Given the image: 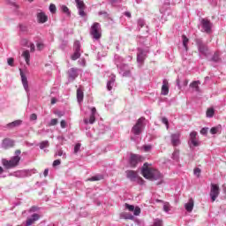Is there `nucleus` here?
Instances as JSON below:
<instances>
[{
  "instance_id": "obj_1",
  "label": "nucleus",
  "mask_w": 226,
  "mask_h": 226,
  "mask_svg": "<svg viewBox=\"0 0 226 226\" xmlns=\"http://www.w3.org/2000/svg\"><path fill=\"white\" fill-rule=\"evenodd\" d=\"M141 174L146 177V179H150L151 181H162L163 177L162 172H160L158 169H154L152 163H148V162H145V163H143Z\"/></svg>"
},
{
  "instance_id": "obj_2",
  "label": "nucleus",
  "mask_w": 226,
  "mask_h": 226,
  "mask_svg": "<svg viewBox=\"0 0 226 226\" xmlns=\"http://www.w3.org/2000/svg\"><path fill=\"white\" fill-rule=\"evenodd\" d=\"M20 160V156H11L10 160L3 158L2 164L5 169H13L14 167H17L19 164Z\"/></svg>"
},
{
  "instance_id": "obj_3",
  "label": "nucleus",
  "mask_w": 226,
  "mask_h": 226,
  "mask_svg": "<svg viewBox=\"0 0 226 226\" xmlns=\"http://www.w3.org/2000/svg\"><path fill=\"white\" fill-rule=\"evenodd\" d=\"M90 35L95 41H99L102 37V30L100 23H93L90 28Z\"/></svg>"
},
{
  "instance_id": "obj_4",
  "label": "nucleus",
  "mask_w": 226,
  "mask_h": 226,
  "mask_svg": "<svg viewBox=\"0 0 226 226\" xmlns=\"http://www.w3.org/2000/svg\"><path fill=\"white\" fill-rule=\"evenodd\" d=\"M212 202H215L220 195V186L216 183H211L210 193Z\"/></svg>"
},
{
  "instance_id": "obj_5",
  "label": "nucleus",
  "mask_w": 226,
  "mask_h": 226,
  "mask_svg": "<svg viewBox=\"0 0 226 226\" xmlns=\"http://www.w3.org/2000/svg\"><path fill=\"white\" fill-rule=\"evenodd\" d=\"M145 117H139L134 126H132V133L134 135H139L144 128Z\"/></svg>"
},
{
  "instance_id": "obj_6",
  "label": "nucleus",
  "mask_w": 226,
  "mask_h": 226,
  "mask_svg": "<svg viewBox=\"0 0 226 226\" xmlns=\"http://www.w3.org/2000/svg\"><path fill=\"white\" fill-rule=\"evenodd\" d=\"M145 158L141 154L132 153L130 158V165L131 167H137L139 162H143Z\"/></svg>"
},
{
  "instance_id": "obj_7",
  "label": "nucleus",
  "mask_w": 226,
  "mask_h": 226,
  "mask_svg": "<svg viewBox=\"0 0 226 226\" xmlns=\"http://www.w3.org/2000/svg\"><path fill=\"white\" fill-rule=\"evenodd\" d=\"M77 9L79 10V15L81 18H85L87 16V12H85L87 5L83 0H75Z\"/></svg>"
},
{
  "instance_id": "obj_8",
  "label": "nucleus",
  "mask_w": 226,
  "mask_h": 226,
  "mask_svg": "<svg viewBox=\"0 0 226 226\" xmlns=\"http://www.w3.org/2000/svg\"><path fill=\"white\" fill-rule=\"evenodd\" d=\"M202 29L206 34H211L213 25L209 19H201Z\"/></svg>"
},
{
  "instance_id": "obj_9",
  "label": "nucleus",
  "mask_w": 226,
  "mask_h": 226,
  "mask_svg": "<svg viewBox=\"0 0 226 226\" xmlns=\"http://www.w3.org/2000/svg\"><path fill=\"white\" fill-rule=\"evenodd\" d=\"M170 137L172 146H179V144H181V132H176L175 133H171Z\"/></svg>"
},
{
  "instance_id": "obj_10",
  "label": "nucleus",
  "mask_w": 226,
  "mask_h": 226,
  "mask_svg": "<svg viewBox=\"0 0 226 226\" xmlns=\"http://www.w3.org/2000/svg\"><path fill=\"white\" fill-rule=\"evenodd\" d=\"M19 72H20L22 85H23L25 90L26 91V93H28V91H29V83L27 81V78H26V74H24L22 69H19Z\"/></svg>"
},
{
  "instance_id": "obj_11",
  "label": "nucleus",
  "mask_w": 226,
  "mask_h": 226,
  "mask_svg": "<svg viewBox=\"0 0 226 226\" xmlns=\"http://www.w3.org/2000/svg\"><path fill=\"white\" fill-rule=\"evenodd\" d=\"M125 207L129 211H133L134 215H136V216H139V215H140V213H141V209H140V207H139V206H136V207H135V206H133L132 204L125 203Z\"/></svg>"
},
{
  "instance_id": "obj_12",
  "label": "nucleus",
  "mask_w": 226,
  "mask_h": 226,
  "mask_svg": "<svg viewBox=\"0 0 226 226\" xmlns=\"http://www.w3.org/2000/svg\"><path fill=\"white\" fill-rule=\"evenodd\" d=\"M41 216L38 215V213H34L30 218H27L26 220V225H33V223H35L38 220H40Z\"/></svg>"
},
{
  "instance_id": "obj_13",
  "label": "nucleus",
  "mask_w": 226,
  "mask_h": 226,
  "mask_svg": "<svg viewBox=\"0 0 226 226\" xmlns=\"http://www.w3.org/2000/svg\"><path fill=\"white\" fill-rule=\"evenodd\" d=\"M37 21L38 23H47L49 18L45 12H37Z\"/></svg>"
},
{
  "instance_id": "obj_14",
  "label": "nucleus",
  "mask_w": 226,
  "mask_h": 226,
  "mask_svg": "<svg viewBox=\"0 0 226 226\" xmlns=\"http://www.w3.org/2000/svg\"><path fill=\"white\" fill-rule=\"evenodd\" d=\"M126 176L131 181H137L138 172L137 170H126Z\"/></svg>"
},
{
  "instance_id": "obj_15",
  "label": "nucleus",
  "mask_w": 226,
  "mask_h": 226,
  "mask_svg": "<svg viewBox=\"0 0 226 226\" xmlns=\"http://www.w3.org/2000/svg\"><path fill=\"white\" fill-rule=\"evenodd\" d=\"M170 91V85L168 79H163L162 85V94H169Z\"/></svg>"
},
{
  "instance_id": "obj_16",
  "label": "nucleus",
  "mask_w": 226,
  "mask_h": 226,
  "mask_svg": "<svg viewBox=\"0 0 226 226\" xmlns=\"http://www.w3.org/2000/svg\"><path fill=\"white\" fill-rule=\"evenodd\" d=\"M198 47H199V50L200 51V53H202L203 55H207L208 48H207V46H206V44H204L201 41H199Z\"/></svg>"
},
{
  "instance_id": "obj_17",
  "label": "nucleus",
  "mask_w": 226,
  "mask_h": 226,
  "mask_svg": "<svg viewBox=\"0 0 226 226\" xmlns=\"http://www.w3.org/2000/svg\"><path fill=\"white\" fill-rule=\"evenodd\" d=\"M193 206H194V200L193 199H190L189 202L185 204L186 211H189V212L192 211Z\"/></svg>"
},
{
  "instance_id": "obj_18",
  "label": "nucleus",
  "mask_w": 226,
  "mask_h": 226,
  "mask_svg": "<svg viewBox=\"0 0 226 226\" xmlns=\"http://www.w3.org/2000/svg\"><path fill=\"white\" fill-rule=\"evenodd\" d=\"M77 100L79 102H81L84 100V92L83 90H80V88H78L77 90Z\"/></svg>"
},
{
  "instance_id": "obj_19",
  "label": "nucleus",
  "mask_w": 226,
  "mask_h": 226,
  "mask_svg": "<svg viewBox=\"0 0 226 226\" xmlns=\"http://www.w3.org/2000/svg\"><path fill=\"white\" fill-rule=\"evenodd\" d=\"M196 137H197V132H191L190 139H191L192 143L193 144V146H198V142L196 140Z\"/></svg>"
},
{
  "instance_id": "obj_20",
  "label": "nucleus",
  "mask_w": 226,
  "mask_h": 226,
  "mask_svg": "<svg viewBox=\"0 0 226 226\" xmlns=\"http://www.w3.org/2000/svg\"><path fill=\"white\" fill-rule=\"evenodd\" d=\"M21 123V119H16L15 121H11V123H8L7 125L10 126L11 128H14L15 126H19Z\"/></svg>"
},
{
  "instance_id": "obj_21",
  "label": "nucleus",
  "mask_w": 226,
  "mask_h": 226,
  "mask_svg": "<svg viewBox=\"0 0 226 226\" xmlns=\"http://www.w3.org/2000/svg\"><path fill=\"white\" fill-rule=\"evenodd\" d=\"M22 56L25 58L26 63L30 64L31 55L29 51H24Z\"/></svg>"
},
{
  "instance_id": "obj_22",
  "label": "nucleus",
  "mask_w": 226,
  "mask_h": 226,
  "mask_svg": "<svg viewBox=\"0 0 226 226\" xmlns=\"http://www.w3.org/2000/svg\"><path fill=\"white\" fill-rule=\"evenodd\" d=\"M68 75L71 77V79H75V77H78L77 69H70V71H68Z\"/></svg>"
},
{
  "instance_id": "obj_23",
  "label": "nucleus",
  "mask_w": 226,
  "mask_h": 226,
  "mask_svg": "<svg viewBox=\"0 0 226 226\" xmlns=\"http://www.w3.org/2000/svg\"><path fill=\"white\" fill-rule=\"evenodd\" d=\"M3 146H4V147H8V146H13V140H11V139H4Z\"/></svg>"
},
{
  "instance_id": "obj_24",
  "label": "nucleus",
  "mask_w": 226,
  "mask_h": 226,
  "mask_svg": "<svg viewBox=\"0 0 226 226\" xmlns=\"http://www.w3.org/2000/svg\"><path fill=\"white\" fill-rule=\"evenodd\" d=\"M182 39H183V46L185 49V50L188 51L189 39L186 37V35H183Z\"/></svg>"
},
{
  "instance_id": "obj_25",
  "label": "nucleus",
  "mask_w": 226,
  "mask_h": 226,
  "mask_svg": "<svg viewBox=\"0 0 226 226\" xmlns=\"http://www.w3.org/2000/svg\"><path fill=\"white\" fill-rule=\"evenodd\" d=\"M213 116H215V109L213 107H210L207 109V117H213Z\"/></svg>"
},
{
  "instance_id": "obj_26",
  "label": "nucleus",
  "mask_w": 226,
  "mask_h": 226,
  "mask_svg": "<svg viewBox=\"0 0 226 226\" xmlns=\"http://www.w3.org/2000/svg\"><path fill=\"white\" fill-rule=\"evenodd\" d=\"M81 54L79 53V51H77V49L75 48V52L73 53L72 56V60H79V58H80Z\"/></svg>"
},
{
  "instance_id": "obj_27",
  "label": "nucleus",
  "mask_w": 226,
  "mask_h": 226,
  "mask_svg": "<svg viewBox=\"0 0 226 226\" xmlns=\"http://www.w3.org/2000/svg\"><path fill=\"white\" fill-rule=\"evenodd\" d=\"M103 178V176H92V177H88L87 181H100Z\"/></svg>"
},
{
  "instance_id": "obj_28",
  "label": "nucleus",
  "mask_w": 226,
  "mask_h": 226,
  "mask_svg": "<svg viewBox=\"0 0 226 226\" xmlns=\"http://www.w3.org/2000/svg\"><path fill=\"white\" fill-rule=\"evenodd\" d=\"M49 146V140H42V141L40 143V147H41V149H44L45 147H48Z\"/></svg>"
},
{
  "instance_id": "obj_29",
  "label": "nucleus",
  "mask_w": 226,
  "mask_h": 226,
  "mask_svg": "<svg viewBox=\"0 0 226 226\" xmlns=\"http://www.w3.org/2000/svg\"><path fill=\"white\" fill-rule=\"evenodd\" d=\"M136 182L138 183V185H144V183H145L143 177L139 176L138 172H137Z\"/></svg>"
},
{
  "instance_id": "obj_30",
  "label": "nucleus",
  "mask_w": 226,
  "mask_h": 226,
  "mask_svg": "<svg viewBox=\"0 0 226 226\" xmlns=\"http://www.w3.org/2000/svg\"><path fill=\"white\" fill-rule=\"evenodd\" d=\"M153 146L151 144H145L143 146V149L145 152H148V151H151Z\"/></svg>"
},
{
  "instance_id": "obj_31",
  "label": "nucleus",
  "mask_w": 226,
  "mask_h": 226,
  "mask_svg": "<svg viewBox=\"0 0 226 226\" xmlns=\"http://www.w3.org/2000/svg\"><path fill=\"white\" fill-rule=\"evenodd\" d=\"M56 5L54 4H51L50 5H49V11H50V12L52 13V14H55L56 12Z\"/></svg>"
},
{
  "instance_id": "obj_32",
  "label": "nucleus",
  "mask_w": 226,
  "mask_h": 226,
  "mask_svg": "<svg viewBox=\"0 0 226 226\" xmlns=\"http://www.w3.org/2000/svg\"><path fill=\"white\" fill-rule=\"evenodd\" d=\"M213 62H219L220 61V53H215L214 56L212 57Z\"/></svg>"
},
{
  "instance_id": "obj_33",
  "label": "nucleus",
  "mask_w": 226,
  "mask_h": 226,
  "mask_svg": "<svg viewBox=\"0 0 226 226\" xmlns=\"http://www.w3.org/2000/svg\"><path fill=\"white\" fill-rule=\"evenodd\" d=\"M62 11H63V12H64L65 14L71 15L70 9H69V7H67L66 5H63V6H62Z\"/></svg>"
},
{
  "instance_id": "obj_34",
  "label": "nucleus",
  "mask_w": 226,
  "mask_h": 226,
  "mask_svg": "<svg viewBox=\"0 0 226 226\" xmlns=\"http://www.w3.org/2000/svg\"><path fill=\"white\" fill-rule=\"evenodd\" d=\"M80 147H81V144L80 142H78V144L74 146V153L75 154L79 153V151L80 150Z\"/></svg>"
},
{
  "instance_id": "obj_35",
  "label": "nucleus",
  "mask_w": 226,
  "mask_h": 226,
  "mask_svg": "<svg viewBox=\"0 0 226 226\" xmlns=\"http://www.w3.org/2000/svg\"><path fill=\"white\" fill-rule=\"evenodd\" d=\"M199 84H200V81H192V83H191V87H195L196 90L198 91L199 89Z\"/></svg>"
},
{
  "instance_id": "obj_36",
  "label": "nucleus",
  "mask_w": 226,
  "mask_h": 226,
  "mask_svg": "<svg viewBox=\"0 0 226 226\" xmlns=\"http://www.w3.org/2000/svg\"><path fill=\"white\" fill-rule=\"evenodd\" d=\"M58 119L56 117H54L50 120L49 126H54L55 124H57Z\"/></svg>"
},
{
  "instance_id": "obj_37",
  "label": "nucleus",
  "mask_w": 226,
  "mask_h": 226,
  "mask_svg": "<svg viewBox=\"0 0 226 226\" xmlns=\"http://www.w3.org/2000/svg\"><path fill=\"white\" fill-rule=\"evenodd\" d=\"M96 117L93 115V110H91V115L89 117V123H94Z\"/></svg>"
},
{
  "instance_id": "obj_38",
  "label": "nucleus",
  "mask_w": 226,
  "mask_h": 226,
  "mask_svg": "<svg viewBox=\"0 0 226 226\" xmlns=\"http://www.w3.org/2000/svg\"><path fill=\"white\" fill-rule=\"evenodd\" d=\"M153 226H163L162 220H155Z\"/></svg>"
},
{
  "instance_id": "obj_39",
  "label": "nucleus",
  "mask_w": 226,
  "mask_h": 226,
  "mask_svg": "<svg viewBox=\"0 0 226 226\" xmlns=\"http://www.w3.org/2000/svg\"><path fill=\"white\" fill-rule=\"evenodd\" d=\"M162 122L166 124L167 128H169V119H168V117H162Z\"/></svg>"
},
{
  "instance_id": "obj_40",
  "label": "nucleus",
  "mask_w": 226,
  "mask_h": 226,
  "mask_svg": "<svg viewBox=\"0 0 226 226\" xmlns=\"http://www.w3.org/2000/svg\"><path fill=\"white\" fill-rule=\"evenodd\" d=\"M200 172L201 169H200L199 167H196V169H194V174H196L198 177L200 176Z\"/></svg>"
},
{
  "instance_id": "obj_41",
  "label": "nucleus",
  "mask_w": 226,
  "mask_h": 226,
  "mask_svg": "<svg viewBox=\"0 0 226 226\" xmlns=\"http://www.w3.org/2000/svg\"><path fill=\"white\" fill-rule=\"evenodd\" d=\"M211 133H218V127L217 126H213L210 130Z\"/></svg>"
},
{
  "instance_id": "obj_42",
  "label": "nucleus",
  "mask_w": 226,
  "mask_h": 226,
  "mask_svg": "<svg viewBox=\"0 0 226 226\" xmlns=\"http://www.w3.org/2000/svg\"><path fill=\"white\" fill-rule=\"evenodd\" d=\"M75 48L78 53H80V48H81L80 42H75Z\"/></svg>"
},
{
  "instance_id": "obj_43",
  "label": "nucleus",
  "mask_w": 226,
  "mask_h": 226,
  "mask_svg": "<svg viewBox=\"0 0 226 226\" xmlns=\"http://www.w3.org/2000/svg\"><path fill=\"white\" fill-rule=\"evenodd\" d=\"M60 124H61L62 128H66L67 123H66L65 119H62L60 122Z\"/></svg>"
},
{
  "instance_id": "obj_44",
  "label": "nucleus",
  "mask_w": 226,
  "mask_h": 226,
  "mask_svg": "<svg viewBox=\"0 0 226 226\" xmlns=\"http://www.w3.org/2000/svg\"><path fill=\"white\" fill-rule=\"evenodd\" d=\"M30 119H31L32 121H34V120L38 119L37 114H36V113L31 114Z\"/></svg>"
},
{
  "instance_id": "obj_45",
  "label": "nucleus",
  "mask_w": 226,
  "mask_h": 226,
  "mask_svg": "<svg viewBox=\"0 0 226 226\" xmlns=\"http://www.w3.org/2000/svg\"><path fill=\"white\" fill-rule=\"evenodd\" d=\"M208 128H201L200 130V133H202L203 135H206L207 133Z\"/></svg>"
},
{
  "instance_id": "obj_46",
  "label": "nucleus",
  "mask_w": 226,
  "mask_h": 226,
  "mask_svg": "<svg viewBox=\"0 0 226 226\" xmlns=\"http://www.w3.org/2000/svg\"><path fill=\"white\" fill-rule=\"evenodd\" d=\"M8 64H10V66H13V64H14V58H8Z\"/></svg>"
},
{
  "instance_id": "obj_47",
  "label": "nucleus",
  "mask_w": 226,
  "mask_h": 226,
  "mask_svg": "<svg viewBox=\"0 0 226 226\" xmlns=\"http://www.w3.org/2000/svg\"><path fill=\"white\" fill-rule=\"evenodd\" d=\"M163 210L164 211H170V204L169 203H166L163 205Z\"/></svg>"
},
{
  "instance_id": "obj_48",
  "label": "nucleus",
  "mask_w": 226,
  "mask_h": 226,
  "mask_svg": "<svg viewBox=\"0 0 226 226\" xmlns=\"http://www.w3.org/2000/svg\"><path fill=\"white\" fill-rule=\"evenodd\" d=\"M107 87H108L109 91H111V89L113 87L112 85H111V79H109V81H108Z\"/></svg>"
},
{
  "instance_id": "obj_49",
  "label": "nucleus",
  "mask_w": 226,
  "mask_h": 226,
  "mask_svg": "<svg viewBox=\"0 0 226 226\" xmlns=\"http://www.w3.org/2000/svg\"><path fill=\"white\" fill-rule=\"evenodd\" d=\"M61 164V160H54L53 162V166L56 167V165H60Z\"/></svg>"
},
{
  "instance_id": "obj_50",
  "label": "nucleus",
  "mask_w": 226,
  "mask_h": 226,
  "mask_svg": "<svg viewBox=\"0 0 226 226\" xmlns=\"http://www.w3.org/2000/svg\"><path fill=\"white\" fill-rule=\"evenodd\" d=\"M144 25H145V23H144L143 19H139L138 26L142 28V26H144Z\"/></svg>"
},
{
  "instance_id": "obj_51",
  "label": "nucleus",
  "mask_w": 226,
  "mask_h": 226,
  "mask_svg": "<svg viewBox=\"0 0 226 226\" xmlns=\"http://www.w3.org/2000/svg\"><path fill=\"white\" fill-rule=\"evenodd\" d=\"M43 48H44V45L41 44V42H39V43L37 44V49H39L40 51H41V49H43Z\"/></svg>"
},
{
  "instance_id": "obj_52",
  "label": "nucleus",
  "mask_w": 226,
  "mask_h": 226,
  "mask_svg": "<svg viewBox=\"0 0 226 226\" xmlns=\"http://www.w3.org/2000/svg\"><path fill=\"white\" fill-rule=\"evenodd\" d=\"M115 80H116V76H114V74H112V76H111V78H110L111 86H113Z\"/></svg>"
},
{
  "instance_id": "obj_53",
  "label": "nucleus",
  "mask_w": 226,
  "mask_h": 226,
  "mask_svg": "<svg viewBox=\"0 0 226 226\" xmlns=\"http://www.w3.org/2000/svg\"><path fill=\"white\" fill-rule=\"evenodd\" d=\"M91 110H92V114H93V116H94V117H95V114H96V112H97V109H96V107H92Z\"/></svg>"
},
{
  "instance_id": "obj_54",
  "label": "nucleus",
  "mask_w": 226,
  "mask_h": 226,
  "mask_svg": "<svg viewBox=\"0 0 226 226\" xmlns=\"http://www.w3.org/2000/svg\"><path fill=\"white\" fill-rule=\"evenodd\" d=\"M30 50H31L32 53H34V51H35L34 44H30Z\"/></svg>"
},
{
  "instance_id": "obj_55",
  "label": "nucleus",
  "mask_w": 226,
  "mask_h": 226,
  "mask_svg": "<svg viewBox=\"0 0 226 226\" xmlns=\"http://www.w3.org/2000/svg\"><path fill=\"white\" fill-rule=\"evenodd\" d=\"M20 153H21L20 149H16L14 156H19Z\"/></svg>"
},
{
  "instance_id": "obj_56",
  "label": "nucleus",
  "mask_w": 226,
  "mask_h": 226,
  "mask_svg": "<svg viewBox=\"0 0 226 226\" xmlns=\"http://www.w3.org/2000/svg\"><path fill=\"white\" fill-rule=\"evenodd\" d=\"M57 154H58V156H63V154H64L63 149H59V150L57 151Z\"/></svg>"
},
{
  "instance_id": "obj_57",
  "label": "nucleus",
  "mask_w": 226,
  "mask_h": 226,
  "mask_svg": "<svg viewBox=\"0 0 226 226\" xmlns=\"http://www.w3.org/2000/svg\"><path fill=\"white\" fill-rule=\"evenodd\" d=\"M138 62H143L141 55H138Z\"/></svg>"
},
{
  "instance_id": "obj_58",
  "label": "nucleus",
  "mask_w": 226,
  "mask_h": 226,
  "mask_svg": "<svg viewBox=\"0 0 226 226\" xmlns=\"http://www.w3.org/2000/svg\"><path fill=\"white\" fill-rule=\"evenodd\" d=\"M43 174L45 177L49 176V169H45Z\"/></svg>"
},
{
  "instance_id": "obj_59",
  "label": "nucleus",
  "mask_w": 226,
  "mask_h": 226,
  "mask_svg": "<svg viewBox=\"0 0 226 226\" xmlns=\"http://www.w3.org/2000/svg\"><path fill=\"white\" fill-rule=\"evenodd\" d=\"M124 14L127 18H132L131 12H124Z\"/></svg>"
},
{
  "instance_id": "obj_60",
  "label": "nucleus",
  "mask_w": 226,
  "mask_h": 226,
  "mask_svg": "<svg viewBox=\"0 0 226 226\" xmlns=\"http://www.w3.org/2000/svg\"><path fill=\"white\" fill-rule=\"evenodd\" d=\"M22 43L26 46L28 44V41L26 39H24V41H22Z\"/></svg>"
},
{
  "instance_id": "obj_61",
  "label": "nucleus",
  "mask_w": 226,
  "mask_h": 226,
  "mask_svg": "<svg viewBox=\"0 0 226 226\" xmlns=\"http://www.w3.org/2000/svg\"><path fill=\"white\" fill-rule=\"evenodd\" d=\"M56 114H57V116H58L59 117H62V116H64L63 112H60V111L56 112Z\"/></svg>"
},
{
  "instance_id": "obj_62",
  "label": "nucleus",
  "mask_w": 226,
  "mask_h": 226,
  "mask_svg": "<svg viewBox=\"0 0 226 226\" xmlns=\"http://www.w3.org/2000/svg\"><path fill=\"white\" fill-rule=\"evenodd\" d=\"M56 101H57V100H56V97L51 98V103H56Z\"/></svg>"
},
{
  "instance_id": "obj_63",
  "label": "nucleus",
  "mask_w": 226,
  "mask_h": 226,
  "mask_svg": "<svg viewBox=\"0 0 226 226\" xmlns=\"http://www.w3.org/2000/svg\"><path fill=\"white\" fill-rule=\"evenodd\" d=\"M30 211H36V207H35V206H33V207L30 208Z\"/></svg>"
},
{
  "instance_id": "obj_64",
  "label": "nucleus",
  "mask_w": 226,
  "mask_h": 226,
  "mask_svg": "<svg viewBox=\"0 0 226 226\" xmlns=\"http://www.w3.org/2000/svg\"><path fill=\"white\" fill-rule=\"evenodd\" d=\"M4 172V169L3 167L0 166V174H2Z\"/></svg>"
}]
</instances>
